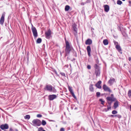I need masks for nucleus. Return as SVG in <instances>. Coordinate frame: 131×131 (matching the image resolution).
Masks as SVG:
<instances>
[{"label":"nucleus","mask_w":131,"mask_h":131,"mask_svg":"<svg viewBox=\"0 0 131 131\" xmlns=\"http://www.w3.org/2000/svg\"><path fill=\"white\" fill-rule=\"evenodd\" d=\"M66 48L65 49V57H66L68 55L70 51L72 50V48L70 46L68 42H66Z\"/></svg>","instance_id":"f257e3e1"},{"label":"nucleus","mask_w":131,"mask_h":131,"mask_svg":"<svg viewBox=\"0 0 131 131\" xmlns=\"http://www.w3.org/2000/svg\"><path fill=\"white\" fill-rule=\"evenodd\" d=\"M32 123L34 126H39L41 124V121L38 119H34L33 120Z\"/></svg>","instance_id":"f03ea898"},{"label":"nucleus","mask_w":131,"mask_h":131,"mask_svg":"<svg viewBox=\"0 0 131 131\" xmlns=\"http://www.w3.org/2000/svg\"><path fill=\"white\" fill-rule=\"evenodd\" d=\"M94 68L95 69V73L97 76L99 75L100 74V72L99 69V67L95 64L94 65Z\"/></svg>","instance_id":"7ed1b4c3"},{"label":"nucleus","mask_w":131,"mask_h":131,"mask_svg":"<svg viewBox=\"0 0 131 131\" xmlns=\"http://www.w3.org/2000/svg\"><path fill=\"white\" fill-rule=\"evenodd\" d=\"M31 30L34 37L35 38L38 35L37 30L36 28L32 26L31 28Z\"/></svg>","instance_id":"20e7f679"},{"label":"nucleus","mask_w":131,"mask_h":131,"mask_svg":"<svg viewBox=\"0 0 131 131\" xmlns=\"http://www.w3.org/2000/svg\"><path fill=\"white\" fill-rule=\"evenodd\" d=\"M51 34V30L49 29L45 32V36L47 38H48L50 37Z\"/></svg>","instance_id":"39448f33"},{"label":"nucleus","mask_w":131,"mask_h":131,"mask_svg":"<svg viewBox=\"0 0 131 131\" xmlns=\"http://www.w3.org/2000/svg\"><path fill=\"white\" fill-rule=\"evenodd\" d=\"M103 88L104 90L105 91H108L109 92H111V91L110 89L105 84L103 85Z\"/></svg>","instance_id":"423d86ee"},{"label":"nucleus","mask_w":131,"mask_h":131,"mask_svg":"<svg viewBox=\"0 0 131 131\" xmlns=\"http://www.w3.org/2000/svg\"><path fill=\"white\" fill-rule=\"evenodd\" d=\"M8 126L7 124L2 125L0 126V128L2 130L7 129L8 128Z\"/></svg>","instance_id":"0eeeda50"},{"label":"nucleus","mask_w":131,"mask_h":131,"mask_svg":"<svg viewBox=\"0 0 131 131\" xmlns=\"http://www.w3.org/2000/svg\"><path fill=\"white\" fill-rule=\"evenodd\" d=\"M76 26L77 25L75 24H73L72 25L73 30L74 32V33L75 34H77V29L76 28Z\"/></svg>","instance_id":"6e6552de"},{"label":"nucleus","mask_w":131,"mask_h":131,"mask_svg":"<svg viewBox=\"0 0 131 131\" xmlns=\"http://www.w3.org/2000/svg\"><path fill=\"white\" fill-rule=\"evenodd\" d=\"M106 99L108 101H115L116 100V99L114 98L113 97H107L106 98Z\"/></svg>","instance_id":"1a4fd4ad"},{"label":"nucleus","mask_w":131,"mask_h":131,"mask_svg":"<svg viewBox=\"0 0 131 131\" xmlns=\"http://www.w3.org/2000/svg\"><path fill=\"white\" fill-rule=\"evenodd\" d=\"M57 97V96L55 95H49V99L50 100H52L56 98Z\"/></svg>","instance_id":"9d476101"},{"label":"nucleus","mask_w":131,"mask_h":131,"mask_svg":"<svg viewBox=\"0 0 131 131\" xmlns=\"http://www.w3.org/2000/svg\"><path fill=\"white\" fill-rule=\"evenodd\" d=\"M46 89L47 90L51 91L52 90V86L50 85H48L46 86Z\"/></svg>","instance_id":"9b49d317"},{"label":"nucleus","mask_w":131,"mask_h":131,"mask_svg":"<svg viewBox=\"0 0 131 131\" xmlns=\"http://www.w3.org/2000/svg\"><path fill=\"white\" fill-rule=\"evenodd\" d=\"M4 15H2L0 21V24L2 25H3L4 23Z\"/></svg>","instance_id":"f8f14e48"},{"label":"nucleus","mask_w":131,"mask_h":131,"mask_svg":"<svg viewBox=\"0 0 131 131\" xmlns=\"http://www.w3.org/2000/svg\"><path fill=\"white\" fill-rule=\"evenodd\" d=\"M87 50L88 53V54L89 56H90L91 49L90 46H88L87 47Z\"/></svg>","instance_id":"ddd939ff"},{"label":"nucleus","mask_w":131,"mask_h":131,"mask_svg":"<svg viewBox=\"0 0 131 131\" xmlns=\"http://www.w3.org/2000/svg\"><path fill=\"white\" fill-rule=\"evenodd\" d=\"M101 81H99L96 84V86L98 88L101 89V86L100 85V84H101Z\"/></svg>","instance_id":"4468645a"},{"label":"nucleus","mask_w":131,"mask_h":131,"mask_svg":"<svg viewBox=\"0 0 131 131\" xmlns=\"http://www.w3.org/2000/svg\"><path fill=\"white\" fill-rule=\"evenodd\" d=\"M92 40L90 39H88L85 42V44L86 45H90L92 43Z\"/></svg>","instance_id":"2eb2a0df"},{"label":"nucleus","mask_w":131,"mask_h":131,"mask_svg":"<svg viewBox=\"0 0 131 131\" xmlns=\"http://www.w3.org/2000/svg\"><path fill=\"white\" fill-rule=\"evenodd\" d=\"M105 11L107 12L109 10V6L107 5H106L104 6Z\"/></svg>","instance_id":"dca6fc26"},{"label":"nucleus","mask_w":131,"mask_h":131,"mask_svg":"<svg viewBox=\"0 0 131 131\" xmlns=\"http://www.w3.org/2000/svg\"><path fill=\"white\" fill-rule=\"evenodd\" d=\"M118 102L117 101H116L114 103V106L115 109L118 106Z\"/></svg>","instance_id":"f3484780"},{"label":"nucleus","mask_w":131,"mask_h":131,"mask_svg":"<svg viewBox=\"0 0 131 131\" xmlns=\"http://www.w3.org/2000/svg\"><path fill=\"white\" fill-rule=\"evenodd\" d=\"M115 79H110L108 81V83L111 84L113 83L115 81Z\"/></svg>","instance_id":"a211bd4d"},{"label":"nucleus","mask_w":131,"mask_h":131,"mask_svg":"<svg viewBox=\"0 0 131 131\" xmlns=\"http://www.w3.org/2000/svg\"><path fill=\"white\" fill-rule=\"evenodd\" d=\"M103 43L105 45H107L108 44V41L107 39H105L103 41Z\"/></svg>","instance_id":"6ab92c4d"},{"label":"nucleus","mask_w":131,"mask_h":131,"mask_svg":"<svg viewBox=\"0 0 131 131\" xmlns=\"http://www.w3.org/2000/svg\"><path fill=\"white\" fill-rule=\"evenodd\" d=\"M116 48L119 51H121V48L120 46L118 45H116Z\"/></svg>","instance_id":"aec40b11"},{"label":"nucleus","mask_w":131,"mask_h":131,"mask_svg":"<svg viewBox=\"0 0 131 131\" xmlns=\"http://www.w3.org/2000/svg\"><path fill=\"white\" fill-rule=\"evenodd\" d=\"M70 8V7L69 6H68V5H66L65 6V10L66 11H68L69 10Z\"/></svg>","instance_id":"412c9836"},{"label":"nucleus","mask_w":131,"mask_h":131,"mask_svg":"<svg viewBox=\"0 0 131 131\" xmlns=\"http://www.w3.org/2000/svg\"><path fill=\"white\" fill-rule=\"evenodd\" d=\"M89 89H90V90L91 91H93L94 89L93 88V85L92 84H91L90 85V86Z\"/></svg>","instance_id":"4be33fe9"},{"label":"nucleus","mask_w":131,"mask_h":131,"mask_svg":"<svg viewBox=\"0 0 131 131\" xmlns=\"http://www.w3.org/2000/svg\"><path fill=\"white\" fill-rule=\"evenodd\" d=\"M41 42V39L40 38H38L37 40V42L38 43H40Z\"/></svg>","instance_id":"5701e85b"},{"label":"nucleus","mask_w":131,"mask_h":131,"mask_svg":"<svg viewBox=\"0 0 131 131\" xmlns=\"http://www.w3.org/2000/svg\"><path fill=\"white\" fill-rule=\"evenodd\" d=\"M30 117V116L29 115H26L25 117V119H29Z\"/></svg>","instance_id":"b1692460"},{"label":"nucleus","mask_w":131,"mask_h":131,"mask_svg":"<svg viewBox=\"0 0 131 131\" xmlns=\"http://www.w3.org/2000/svg\"><path fill=\"white\" fill-rule=\"evenodd\" d=\"M46 124V121L43 120H42V124L43 125H45Z\"/></svg>","instance_id":"393cba45"},{"label":"nucleus","mask_w":131,"mask_h":131,"mask_svg":"<svg viewBox=\"0 0 131 131\" xmlns=\"http://www.w3.org/2000/svg\"><path fill=\"white\" fill-rule=\"evenodd\" d=\"M68 89H69V91L71 93H72V92H73V91L72 89L71 88V87H70L69 86H68Z\"/></svg>","instance_id":"a878e982"},{"label":"nucleus","mask_w":131,"mask_h":131,"mask_svg":"<svg viewBox=\"0 0 131 131\" xmlns=\"http://www.w3.org/2000/svg\"><path fill=\"white\" fill-rule=\"evenodd\" d=\"M117 3L118 4L121 5L122 4V2L121 1L118 0L117 1Z\"/></svg>","instance_id":"bb28decb"},{"label":"nucleus","mask_w":131,"mask_h":131,"mask_svg":"<svg viewBox=\"0 0 131 131\" xmlns=\"http://www.w3.org/2000/svg\"><path fill=\"white\" fill-rule=\"evenodd\" d=\"M107 110H109L111 108V105H107Z\"/></svg>","instance_id":"cd10ccee"},{"label":"nucleus","mask_w":131,"mask_h":131,"mask_svg":"<svg viewBox=\"0 0 131 131\" xmlns=\"http://www.w3.org/2000/svg\"><path fill=\"white\" fill-rule=\"evenodd\" d=\"M117 113V112L116 111L114 110L112 111V113L113 114H116Z\"/></svg>","instance_id":"c85d7f7f"},{"label":"nucleus","mask_w":131,"mask_h":131,"mask_svg":"<svg viewBox=\"0 0 131 131\" xmlns=\"http://www.w3.org/2000/svg\"><path fill=\"white\" fill-rule=\"evenodd\" d=\"M99 101L100 102H101V104H102L103 105L104 104V101H103L102 99H100Z\"/></svg>","instance_id":"c756f323"},{"label":"nucleus","mask_w":131,"mask_h":131,"mask_svg":"<svg viewBox=\"0 0 131 131\" xmlns=\"http://www.w3.org/2000/svg\"><path fill=\"white\" fill-rule=\"evenodd\" d=\"M72 96L75 99H76V97L75 95H74V93L73 92H72V93H71Z\"/></svg>","instance_id":"7c9ffc66"},{"label":"nucleus","mask_w":131,"mask_h":131,"mask_svg":"<svg viewBox=\"0 0 131 131\" xmlns=\"http://www.w3.org/2000/svg\"><path fill=\"white\" fill-rule=\"evenodd\" d=\"M37 116L38 117H42V115L40 114H38L37 115Z\"/></svg>","instance_id":"2f4dec72"},{"label":"nucleus","mask_w":131,"mask_h":131,"mask_svg":"<svg viewBox=\"0 0 131 131\" xmlns=\"http://www.w3.org/2000/svg\"><path fill=\"white\" fill-rule=\"evenodd\" d=\"M100 93L99 92H97L96 93V96L97 97H99L100 96Z\"/></svg>","instance_id":"473e14b6"},{"label":"nucleus","mask_w":131,"mask_h":131,"mask_svg":"<svg viewBox=\"0 0 131 131\" xmlns=\"http://www.w3.org/2000/svg\"><path fill=\"white\" fill-rule=\"evenodd\" d=\"M112 102L110 101H108L107 103L108 104V105H111V104L112 103Z\"/></svg>","instance_id":"72a5a7b5"},{"label":"nucleus","mask_w":131,"mask_h":131,"mask_svg":"<svg viewBox=\"0 0 131 131\" xmlns=\"http://www.w3.org/2000/svg\"><path fill=\"white\" fill-rule=\"evenodd\" d=\"M115 116H117L118 118H119L121 117V115H115Z\"/></svg>","instance_id":"f704fd0d"},{"label":"nucleus","mask_w":131,"mask_h":131,"mask_svg":"<svg viewBox=\"0 0 131 131\" xmlns=\"http://www.w3.org/2000/svg\"><path fill=\"white\" fill-rule=\"evenodd\" d=\"M43 129V128L42 127H40L38 129L39 131H40V130H42Z\"/></svg>","instance_id":"c9c22d12"},{"label":"nucleus","mask_w":131,"mask_h":131,"mask_svg":"<svg viewBox=\"0 0 131 131\" xmlns=\"http://www.w3.org/2000/svg\"><path fill=\"white\" fill-rule=\"evenodd\" d=\"M87 68L88 69H90L91 68V66L89 65H88L87 66Z\"/></svg>","instance_id":"e433bc0d"},{"label":"nucleus","mask_w":131,"mask_h":131,"mask_svg":"<svg viewBox=\"0 0 131 131\" xmlns=\"http://www.w3.org/2000/svg\"><path fill=\"white\" fill-rule=\"evenodd\" d=\"M60 73L62 76H65V74L63 73Z\"/></svg>","instance_id":"4c0bfd02"},{"label":"nucleus","mask_w":131,"mask_h":131,"mask_svg":"<svg viewBox=\"0 0 131 131\" xmlns=\"http://www.w3.org/2000/svg\"><path fill=\"white\" fill-rule=\"evenodd\" d=\"M60 131H64V129L63 128H62L61 129Z\"/></svg>","instance_id":"58836bf2"},{"label":"nucleus","mask_w":131,"mask_h":131,"mask_svg":"<svg viewBox=\"0 0 131 131\" xmlns=\"http://www.w3.org/2000/svg\"><path fill=\"white\" fill-rule=\"evenodd\" d=\"M108 110H107V109L106 108H105L104 110V111L105 112H107Z\"/></svg>","instance_id":"ea45409f"},{"label":"nucleus","mask_w":131,"mask_h":131,"mask_svg":"<svg viewBox=\"0 0 131 131\" xmlns=\"http://www.w3.org/2000/svg\"><path fill=\"white\" fill-rule=\"evenodd\" d=\"M128 60L129 61H130L131 60V57H129L128 58Z\"/></svg>","instance_id":"a19ab883"},{"label":"nucleus","mask_w":131,"mask_h":131,"mask_svg":"<svg viewBox=\"0 0 131 131\" xmlns=\"http://www.w3.org/2000/svg\"><path fill=\"white\" fill-rule=\"evenodd\" d=\"M81 5H84V3H81Z\"/></svg>","instance_id":"79ce46f5"},{"label":"nucleus","mask_w":131,"mask_h":131,"mask_svg":"<svg viewBox=\"0 0 131 131\" xmlns=\"http://www.w3.org/2000/svg\"><path fill=\"white\" fill-rule=\"evenodd\" d=\"M113 94H112L111 95V97H113Z\"/></svg>","instance_id":"37998d69"},{"label":"nucleus","mask_w":131,"mask_h":131,"mask_svg":"<svg viewBox=\"0 0 131 131\" xmlns=\"http://www.w3.org/2000/svg\"><path fill=\"white\" fill-rule=\"evenodd\" d=\"M130 110L131 111V105L130 106Z\"/></svg>","instance_id":"c03bdc74"},{"label":"nucleus","mask_w":131,"mask_h":131,"mask_svg":"<svg viewBox=\"0 0 131 131\" xmlns=\"http://www.w3.org/2000/svg\"><path fill=\"white\" fill-rule=\"evenodd\" d=\"M129 3H131V1H129Z\"/></svg>","instance_id":"a18cd8bd"},{"label":"nucleus","mask_w":131,"mask_h":131,"mask_svg":"<svg viewBox=\"0 0 131 131\" xmlns=\"http://www.w3.org/2000/svg\"><path fill=\"white\" fill-rule=\"evenodd\" d=\"M111 116H114L113 115H111Z\"/></svg>","instance_id":"49530a36"},{"label":"nucleus","mask_w":131,"mask_h":131,"mask_svg":"<svg viewBox=\"0 0 131 131\" xmlns=\"http://www.w3.org/2000/svg\"><path fill=\"white\" fill-rule=\"evenodd\" d=\"M42 131H46L45 130H43Z\"/></svg>","instance_id":"de8ad7c7"},{"label":"nucleus","mask_w":131,"mask_h":131,"mask_svg":"<svg viewBox=\"0 0 131 131\" xmlns=\"http://www.w3.org/2000/svg\"><path fill=\"white\" fill-rule=\"evenodd\" d=\"M123 1H125V0H122Z\"/></svg>","instance_id":"09e8293b"},{"label":"nucleus","mask_w":131,"mask_h":131,"mask_svg":"<svg viewBox=\"0 0 131 131\" xmlns=\"http://www.w3.org/2000/svg\"><path fill=\"white\" fill-rule=\"evenodd\" d=\"M0 131H1V129H0Z\"/></svg>","instance_id":"8fccbe9b"},{"label":"nucleus","mask_w":131,"mask_h":131,"mask_svg":"<svg viewBox=\"0 0 131 131\" xmlns=\"http://www.w3.org/2000/svg\"><path fill=\"white\" fill-rule=\"evenodd\" d=\"M56 73L57 74V72H56Z\"/></svg>","instance_id":"3c124183"}]
</instances>
